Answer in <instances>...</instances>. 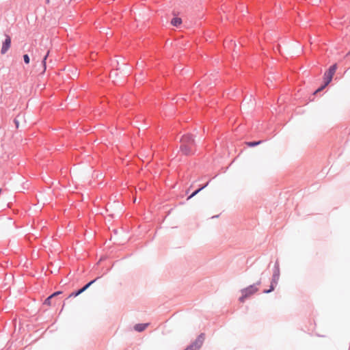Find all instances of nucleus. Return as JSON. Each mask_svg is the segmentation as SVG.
<instances>
[{
    "mask_svg": "<svg viewBox=\"0 0 350 350\" xmlns=\"http://www.w3.org/2000/svg\"><path fill=\"white\" fill-rule=\"evenodd\" d=\"M258 288L254 285H251L243 289L241 291L242 296L239 298V301L241 302H244L247 297L256 293L258 291Z\"/></svg>",
    "mask_w": 350,
    "mask_h": 350,
    "instance_id": "f03ea898",
    "label": "nucleus"
},
{
    "mask_svg": "<svg viewBox=\"0 0 350 350\" xmlns=\"http://www.w3.org/2000/svg\"><path fill=\"white\" fill-rule=\"evenodd\" d=\"M182 23V19L180 18L174 17L171 21V24L173 26L178 27Z\"/></svg>",
    "mask_w": 350,
    "mask_h": 350,
    "instance_id": "6e6552de",
    "label": "nucleus"
},
{
    "mask_svg": "<svg viewBox=\"0 0 350 350\" xmlns=\"http://www.w3.org/2000/svg\"><path fill=\"white\" fill-rule=\"evenodd\" d=\"M203 189V187H201L200 189H198V190H196V191H194L191 195H190L189 197H188V200L191 199V198H193V196H195L198 192H200L202 189Z\"/></svg>",
    "mask_w": 350,
    "mask_h": 350,
    "instance_id": "9b49d317",
    "label": "nucleus"
},
{
    "mask_svg": "<svg viewBox=\"0 0 350 350\" xmlns=\"http://www.w3.org/2000/svg\"><path fill=\"white\" fill-rule=\"evenodd\" d=\"M98 279V278L90 281L89 283H88L87 284H85L82 288L79 289L78 291L77 292H73L72 293H70L68 296V298H71L72 297H77L78 295H79L80 294H81L82 293H83L85 291H86L92 284H94L97 280Z\"/></svg>",
    "mask_w": 350,
    "mask_h": 350,
    "instance_id": "20e7f679",
    "label": "nucleus"
},
{
    "mask_svg": "<svg viewBox=\"0 0 350 350\" xmlns=\"http://www.w3.org/2000/svg\"><path fill=\"white\" fill-rule=\"evenodd\" d=\"M261 143L260 141H258V142H247L246 144L248 146H250V147H252V146H255L256 145H258Z\"/></svg>",
    "mask_w": 350,
    "mask_h": 350,
    "instance_id": "9d476101",
    "label": "nucleus"
},
{
    "mask_svg": "<svg viewBox=\"0 0 350 350\" xmlns=\"http://www.w3.org/2000/svg\"><path fill=\"white\" fill-rule=\"evenodd\" d=\"M180 150L184 154L188 155L193 152L195 142L191 135L187 134L183 136L180 139Z\"/></svg>",
    "mask_w": 350,
    "mask_h": 350,
    "instance_id": "f257e3e1",
    "label": "nucleus"
},
{
    "mask_svg": "<svg viewBox=\"0 0 350 350\" xmlns=\"http://www.w3.org/2000/svg\"><path fill=\"white\" fill-rule=\"evenodd\" d=\"M278 279V275H274L270 289L264 291L265 293H269L271 292L272 291H273V289H274L273 283L276 284Z\"/></svg>",
    "mask_w": 350,
    "mask_h": 350,
    "instance_id": "0eeeda50",
    "label": "nucleus"
},
{
    "mask_svg": "<svg viewBox=\"0 0 350 350\" xmlns=\"http://www.w3.org/2000/svg\"><path fill=\"white\" fill-rule=\"evenodd\" d=\"M10 46H11V38L9 36H6L5 40L3 43V46L1 48V54H5L8 51Z\"/></svg>",
    "mask_w": 350,
    "mask_h": 350,
    "instance_id": "39448f33",
    "label": "nucleus"
},
{
    "mask_svg": "<svg viewBox=\"0 0 350 350\" xmlns=\"http://www.w3.org/2000/svg\"><path fill=\"white\" fill-rule=\"evenodd\" d=\"M321 92L320 90H319V89H317L315 92H314V94H317L318 92Z\"/></svg>",
    "mask_w": 350,
    "mask_h": 350,
    "instance_id": "dca6fc26",
    "label": "nucleus"
},
{
    "mask_svg": "<svg viewBox=\"0 0 350 350\" xmlns=\"http://www.w3.org/2000/svg\"><path fill=\"white\" fill-rule=\"evenodd\" d=\"M62 291H57V292H55L54 293H53L51 295V297H56L60 294H62Z\"/></svg>",
    "mask_w": 350,
    "mask_h": 350,
    "instance_id": "4468645a",
    "label": "nucleus"
},
{
    "mask_svg": "<svg viewBox=\"0 0 350 350\" xmlns=\"http://www.w3.org/2000/svg\"><path fill=\"white\" fill-rule=\"evenodd\" d=\"M23 59L25 64H28L29 63L30 59L28 55L25 54L23 55Z\"/></svg>",
    "mask_w": 350,
    "mask_h": 350,
    "instance_id": "ddd939ff",
    "label": "nucleus"
},
{
    "mask_svg": "<svg viewBox=\"0 0 350 350\" xmlns=\"http://www.w3.org/2000/svg\"><path fill=\"white\" fill-rule=\"evenodd\" d=\"M49 51L47 52V53L46 54V55L43 58V60H42V64H43V72L46 70V60L49 56Z\"/></svg>",
    "mask_w": 350,
    "mask_h": 350,
    "instance_id": "1a4fd4ad",
    "label": "nucleus"
},
{
    "mask_svg": "<svg viewBox=\"0 0 350 350\" xmlns=\"http://www.w3.org/2000/svg\"><path fill=\"white\" fill-rule=\"evenodd\" d=\"M336 69H337V65L334 64L329 68L328 71H327L325 73V75H324L325 85H327L332 81L333 76L334 75Z\"/></svg>",
    "mask_w": 350,
    "mask_h": 350,
    "instance_id": "7ed1b4c3",
    "label": "nucleus"
},
{
    "mask_svg": "<svg viewBox=\"0 0 350 350\" xmlns=\"http://www.w3.org/2000/svg\"><path fill=\"white\" fill-rule=\"evenodd\" d=\"M53 297H51V295H50L47 299H45L44 304H46V305H48V306H51V299Z\"/></svg>",
    "mask_w": 350,
    "mask_h": 350,
    "instance_id": "f8f14e48",
    "label": "nucleus"
},
{
    "mask_svg": "<svg viewBox=\"0 0 350 350\" xmlns=\"http://www.w3.org/2000/svg\"><path fill=\"white\" fill-rule=\"evenodd\" d=\"M148 323L137 324L135 325L134 329L137 332H140L144 331L148 327Z\"/></svg>",
    "mask_w": 350,
    "mask_h": 350,
    "instance_id": "423d86ee",
    "label": "nucleus"
},
{
    "mask_svg": "<svg viewBox=\"0 0 350 350\" xmlns=\"http://www.w3.org/2000/svg\"><path fill=\"white\" fill-rule=\"evenodd\" d=\"M46 2H47V3H49V0H46Z\"/></svg>",
    "mask_w": 350,
    "mask_h": 350,
    "instance_id": "f3484780",
    "label": "nucleus"
},
{
    "mask_svg": "<svg viewBox=\"0 0 350 350\" xmlns=\"http://www.w3.org/2000/svg\"><path fill=\"white\" fill-rule=\"evenodd\" d=\"M327 85H325V84L323 85H322L321 88H318L319 90L320 91H322Z\"/></svg>",
    "mask_w": 350,
    "mask_h": 350,
    "instance_id": "2eb2a0df",
    "label": "nucleus"
}]
</instances>
